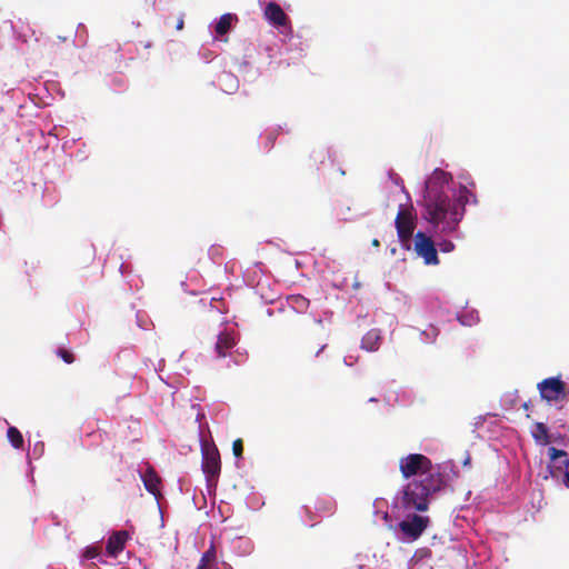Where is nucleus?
I'll list each match as a JSON object with an SVG mask.
<instances>
[{
    "label": "nucleus",
    "mask_w": 569,
    "mask_h": 569,
    "mask_svg": "<svg viewBox=\"0 0 569 569\" xmlns=\"http://www.w3.org/2000/svg\"><path fill=\"white\" fill-rule=\"evenodd\" d=\"M372 246H373V247H379V246H380L379 240H378V239H373V240H372Z\"/></svg>",
    "instance_id": "nucleus-26"
},
{
    "label": "nucleus",
    "mask_w": 569,
    "mask_h": 569,
    "mask_svg": "<svg viewBox=\"0 0 569 569\" xmlns=\"http://www.w3.org/2000/svg\"><path fill=\"white\" fill-rule=\"evenodd\" d=\"M141 479L147 491L154 496L160 493L161 479L152 467L147 468V470L141 475Z\"/></svg>",
    "instance_id": "nucleus-12"
},
{
    "label": "nucleus",
    "mask_w": 569,
    "mask_h": 569,
    "mask_svg": "<svg viewBox=\"0 0 569 569\" xmlns=\"http://www.w3.org/2000/svg\"><path fill=\"white\" fill-rule=\"evenodd\" d=\"M7 437L11 445L13 446V448L21 449L23 447V437L16 427L8 428Z\"/></svg>",
    "instance_id": "nucleus-18"
},
{
    "label": "nucleus",
    "mask_w": 569,
    "mask_h": 569,
    "mask_svg": "<svg viewBox=\"0 0 569 569\" xmlns=\"http://www.w3.org/2000/svg\"><path fill=\"white\" fill-rule=\"evenodd\" d=\"M430 522L431 520L428 516L413 513L400 521L399 529L408 539L417 540L428 528Z\"/></svg>",
    "instance_id": "nucleus-7"
},
{
    "label": "nucleus",
    "mask_w": 569,
    "mask_h": 569,
    "mask_svg": "<svg viewBox=\"0 0 569 569\" xmlns=\"http://www.w3.org/2000/svg\"><path fill=\"white\" fill-rule=\"evenodd\" d=\"M232 452L236 458H242V455H243V441L242 439H236L233 442H232Z\"/></svg>",
    "instance_id": "nucleus-20"
},
{
    "label": "nucleus",
    "mask_w": 569,
    "mask_h": 569,
    "mask_svg": "<svg viewBox=\"0 0 569 569\" xmlns=\"http://www.w3.org/2000/svg\"><path fill=\"white\" fill-rule=\"evenodd\" d=\"M236 346V338L231 332L222 331L218 335L214 351L218 358H226Z\"/></svg>",
    "instance_id": "nucleus-11"
},
{
    "label": "nucleus",
    "mask_w": 569,
    "mask_h": 569,
    "mask_svg": "<svg viewBox=\"0 0 569 569\" xmlns=\"http://www.w3.org/2000/svg\"><path fill=\"white\" fill-rule=\"evenodd\" d=\"M396 229L401 246L406 249L410 248V241L416 228V218L411 211L403 206H400L398 214L395 220Z\"/></svg>",
    "instance_id": "nucleus-6"
},
{
    "label": "nucleus",
    "mask_w": 569,
    "mask_h": 569,
    "mask_svg": "<svg viewBox=\"0 0 569 569\" xmlns=\"http://www.w3.org/2000/svg\"><path fill=\"white\" fill-rule=\"evenodd\" d=\"M264 18L276 27H283L288 23V16L277 2H269L263 11Z\"/></svg>",
    "instance_id": "nucleus-9"
},
{
    "label": "nucleus",
    "mask_w": 569,
    "mask_h": 569,
    "mask_svg": "<svg viewBox=\"0 0 569 569\" xmlns=\"http://www.w3.org/2000/svg\"><path fill=\"white\" fill-rule=\"evenodd\" d=\"M548 456H549L551 461H555L558 458L567 457V452L565 450H562V449H557L555 447H550L548 449Z\"/></svg>",
    "instance_id": "nucleus-21"
},
{
    "label": "nucleus",
    "mask_w": 569,
    "mask_h": 569,
    "mask_svg": "<svg viewBox=\"0 0 569 569\" xmlns=\"http://www.w3.org/2000/svg\"><path fill=\"white\" fill-rule=\"evenodd\" d=\"M541 399L548 402L563 401L569 396V389L560 378L551 377L543 379L537 386Z\"/></svg>",
    "instance_id": "nucleus-4"
},
{
    "label": "nucleus",
    "mask_w": 569,
    "mask_h": 569,
    "mask_svg": "<svg viewBox=\"0 0 569 569\" xmlns=\"http://www.w3.org/2000/svg\"><path fill=\"white\" fill-rule=\"evenodd\" d=\"M183 26H184V21H183V18L181 17L178 22H177V26H176V29L177 30H182L183 29Z\"/></svg>",
    "instance_id": "nucleus-25"
},
{
    "label": "nucleus",
    "mask_w": 569,
    "mask_h": 569,
    "mask_svg": "<svg viewBox=\"0 0 569 569\" xmlns=\"http://www.w3.org/2000/svg\"><path fill=\"white\" fill-rule=\"evenodd\" d=\"M415 251L423 259L426 264H438V252L431 237L422 231H418L415 236Z\"/></svg>",
    "instance_id": "nucleus-8"
},
{
    "label": "nucleus",
    "mask_w": 569,
    "mask_h": 569,
    "mask_svg": "<svg viewBox=\"0 0 569 569\" xmlns=\"http://www.w3.org/2000/svg\"><path fill=\"white\" fill-rule=\"evenodd\" d=\"M99 556V548L96 546H89L83 552L86 559H94Z\"/></svg>",
    "instance_id": "nucleus-22"
},
{
    "label": "nucleus",
    "mask_w": 569,
    "mask_h": 569,
    "mask_svg": "<svg viewBox=\"0 0 569 569\" xmlns=\"http://www.w3.org/2000/svg\"><path fill=\"white\" fill-rule=\"evenodd\" d=\"M57 356L60 357L66 363H72L74 361L73 353L64 348H59L57 350Z\"/></svg>",
    "instance_id": "nucleus-19"
},
{
    "label": "nucleus",
    "mask_w": 569,
    "mask_h": 569,
    "mask_svg": "<svg viewBox=\"0 0 569 569\" xmlns=\"http://www.w3.org/2000/svg\"><path fill=\"white\" fill-rule=\"evenodd\" d=\"M445 486L443 475H427L423 478H413L403 486L396 503L406 511H427L432 496L442 490Z\"/></svg>",
    "instance_id": "nucleus-2"
},
{
    "label": "nucleus",
    "mask_w": 569,
    "mask_h": 569,
    "mask_svg": "<svg viewBox=\"0 0 569 569\" xmlns=\"http://www.w3.org/2000/svg\"><path fill=\"white\" fill-rule=\"evenodd\" d=\"M522 408H523L525 410H528V409H529V402H525V403L522 405Z\"/></svg>",
    "instance_id": "nucleus-27"
},
{
    "label": "nucleus",
    "mask_w": 569,
    "mask_h": 569,
    "mask_svg": "<svg viewBox=\"0 0 569 569\" xmlns=\"http://www.w3.org/2000/svg\"><path fill=\"white\" fill-rule=\"evenodd\" d=\"M565 466L568 468L563 476V485L569 489V460L565 461Z\"/></svg>",
    "instance_id": "nucleus-24"
},
{
    "label": "nucleus",
    "mask_w": 569,
    "mask_h": 569,
    "mask_svg": "<svg viewBox=\"0 0 569 569\" xmlns=\"http://www.w3.org/2000/svg\"><path fill=\"white\" fill-rule=\"evenodd\" d=\"M380 335L377 330L368 331L361 340V347L367 351H375L379 348Z\"/></svg>",
    "instance_id": "nucleus-14"
},
{
    "label": "nucleus",
    "mask_w": 569,
    "mask_h": 569,
    "mask_svg": "<svg viewBox=\"0 0 569 569\" xmlns=\"http://www.w3.org/2000/svg\"><path fill=\"white\" fill-rule=\"evenodd\" d=\"M290 306L297 312H306L309 307V300L301 295H292L288 298Z\"/></svg>",
    "instance_id": "nucleus-17"
},
{
    "label": "nucleus",
    "mask_w": 569,
    "mask_h": 569,
    "mask_svg": "<svg viewBox=\"0 0 569 569\" xmlns=\"http://www.w3.org/2000/svg\"><path fill=\"white\" fill-rule=\"evenodd\" d=\"M202 470L210 485H216L221 471V460L218 448L214 445L202 447Z\"/></svg>",
    "instance_id": "nucleus-5"
},
{
    "label": "nucleus",
    "mask_w": 569,
    "mask_h": 569,
    "mask_svg": "<svg viewBox=\"0 0 569 569\" xmlns=\"http://www.w3.org/2000/svg\"><path fill=\"white\" fill-rule=\"evenodd\" d=\"M439 247L442 252H450L455 249V244L451 241H447V240L442 241L439 244Z\"/></svg>",
    "instance_id": "nucleus-23"
},
{
    "label": "nucleus",
    "mask_w": 569,
    "mask_h": 569,
    "mask_svg": "<svg viewBox=\"0 0 569 569\" xmlns=\"http://www.w3.org/2000/svg\"><path fill=\"white\" fill-rule=\"evenodd\" d=\"M531 435L533 439L541 445H547L550 442L548 428L543 422H535Z\"/></svg>",
    "instance_id": "nucleus-15"
},
{
    "label": "nucleus",
    "mask_w": 569,
    "mask_h": 569,
    "mask_svg": "<svg viewBox=\"0 0 569 569\" xmlns=\"http://www.w3.org/2000/svg\"><path fill=\"white\" fill-rule=\"evenodd\" d=\"M326 346H321V348L317 351V355H319L320 351L325 349Z\"/></svg>",
    "instance_id": "nucleus-28"
},
{
    "label": "nucleus",
    "mask_w": 569,
    "mask_h": 569,
    "mask_svg": "<svg viewBox=\"0 0 569 569\" xmlns=\"http://www.w3.org/2000/svg\"><path fill=\"white\" fill-rule=\"evenodd\" d=\"M128 539L129 533L126 530L113 532L107 541V553L117 557L124 549Z\"/></svg>",
    "instance_id": "nucleus-10"
},
{
    "label": "nucleus",
    "mask_w": 569,
    "mask_h": 569,
    "mask_svg": "<svg viewBox=\"0 0 569 569\" xmlns=\"http://www.w3.org/2000/svg\"><path fill=\"white\" fill-rule=\"evenodd\" d=\"M237 16L232 13H224L220 17L219 21L214 26V31L218 36H224L231 29L232 22L237 21Z\"/></svg>",
    "instance_id": "nucleus-13"
},
{
    "label": "nucleus",
    "mask_w": 569,
    "mask_h": 569,
    "mask_svg": "<svg viewBox=\"0 0 569 569\" xmlns=\"http://www.w3.org/2000/svg\"><path fill=\"white\" fill-rule=\"evenodd\" d=\"M451 180L450 173L436 169L426 181L423 196V218L435 227L441 226L445 232L456 230L465 213L461 199H451L445 191Z\"/></svg>",
    "instance_id": "nucleus-1"
},
{
    "label": "nucleus",
    "mask_w": 569,
    "mask_h": 569,
    "mask_svg": "<svg viewBox=\"0 0 569 569\" xmlns=\"http://www.w3.org/2000/svg\"><path fill=\"white\" fill-rule=\"evenodd\" d=\"M217 560L216 547L213 543L210 545L209 549L203 552L197 569H210V567Z\"/></svg>",
    "instance_id": "nucleus-16"
},
{
    "label": "nucleus",
    "mask_w": 569,
    "mask_h": 569,
    "mask_svg": "<svg viewBox=\"0 0 569 569\" xmlns=\"http://www.w3.org/2000/svg\"><path fill=\"white\" fill-rule=\"evenodd\" d=\"M399 470L405 479L423 478L427 475H441L433 470L431 460L421 453H410L400 458Z\"/></svg>",
    "instance_id": "nucleus-3"
}]
</instances>
